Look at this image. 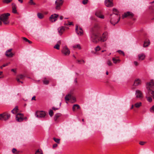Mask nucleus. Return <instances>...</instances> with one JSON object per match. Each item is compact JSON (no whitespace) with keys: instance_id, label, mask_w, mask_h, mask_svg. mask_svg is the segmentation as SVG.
<instances>
[{"instance_id":"nucleus-1","label":"nucleus","mask_w":154,"mask_h":154,"mask_svg":"<svg viewBox=\"0 0 154 154\" xmlns=\"http://www.w3.org/2000/svg\"><path fill=\"white\" fill-rule=\"evenodd\" d=\"M146 87L148 94L154 100V81L151 80L150 82H147Z\"/></svg>"},{"instance_id":"nucleus-2","label":"nucleus","mask_w":154,"mask_h":154,"mask_svg":"<svg viewBox=\"0 0 154 154\" xmlns=\"http://www.w3.org/2000/svg\"><path fill=\"white\" fill-rule=\"evenodd\" d=\"M110 23L113 26L117 24L120 20V16L118 17L117 15H110Z\"/></svg>"},{"instance_id":"nucleus-3","label":"nucleus","mask_w":154,"mask_h":154,"mask_svg":"<svg viewBox=\"0 0 154 154\" xmlns=\"http://www.w3.org/2000/svg\"><path fill=\"white\" fill-rule=\"evenodd\" d=\"M10 14L9 13L3 14L0 15V20L2 21L5 24H7L9 23L8 21V17Z\"/></svg>"},{"instance_id":"nucleus-4","label":"nucleus","mask_w":154,"mask_h":154,"mask_svg":"<svg viewBox=\"0 0 154 154\" xmlns=\"http://www.w3.org/2000/svg\"><path fill=\"white\" fill-rule=\"evenodd\" d=\"M91 40L92 42L97 43L100 41V35L99 33H91Z\"/></svg>"},{"instance_id":"nucleus-5","label":"nucleus","mask_w":154,"mask_h":154,"mask_svg":"<svg viewBox=\"0 0 154 154\" xmlns=\"http://www.w3.org/2000/svg\"><path fill=\"white\" fill-rule=\"evenodd\" d=\"M10 115L7 112H5L0 114V120L2 121H6L10 117Z\"/></svg>"},{"instance_id":"nucleus-6","label":"nucleus","mask_w":154,"mask_h":154,"mask_svg":"<svg viewBox=\"0 0 154 154\" xmlns=\"http://www.w3.org/2000/svg\"><path fill=\"white\" fill-rule=\"evenodd\" d=\"M63 1V0H57L55 2V8L57 10H59L62 5Z\"/></svg>"},{"instance_id":"nucleus-7","label":"nucleus","mask_w":154,"mask_h":154,"mask_svg":"<svg viewBox=\"0 0 154 154\" xmlns=\"http://www.w3.org/2000/svg\"><path fill=\"white\" fill-rule=\"evenodd\" d=\"M23 114L18 113L16 116V119L17 121L19 122H22L23 120Z\"/></svg>"},{"instance_id":"nucleus-8","label":"nucleus","mask_w":154,"mask_h":154,"mask_svg":"<svg viewBox=\"0 0 154 154\" xmlns=\"http://www.w3.org/2000/svg\"><path fill=\"white\" fill-rule=\"evenodd\" d=\"M134 14L131 12L128 11L126 13H125L122 16V18L124 19L128 17H129L130 18H132L134 16Z\"/></svg>"},{"instance_id":"nucleus-9","label":"nucleus","mask_w":154,"mask_h":154,"mask_svg":"<svg viewBox=\"0 0 154 154\" xmlns=\"http://www.w3.org/2000/svg\"><path fill=\"white\" fill-rule=\"evenodd\" d=\"M62 52L66 56L69 55L70 51L66 46L64 47L62 50Z\"/></svg>"},{"instance_id":"nucleus-10","label":"nucleus","mask_w":154,"mask_h":154,"mask_svg":"<svg viewBox=\"0 0 154 154\" xmlns=\"http://www.w3.org/2000/svg\"><path fill=\"white\" fill-rule=\"evenodd\" d=\"M65 100L66 101H68L69 100L72 99L74 101H76V98L75 97L72 95L71 94H69L66 95L65 97Z\"/></svg>"},{"instance_id":"nucleus-11","label":"nucleus","mask_w":154,"mask_h":154,"mask_svg":"<svg viewBox=\"0 0 154 154\" xmlns=\"http://www.w3.org/2000/svg\"><path fill=\"white\" fill-rule=\"evenodd\" d=\"M58 15L56 14H54L52 15L50 17V20L52 22L55 21L58 17Z\"/></svg>"},{"instance_id":"nucleus-12","label":"nucleus","mask_w":154,"mask_h":154,"mask_svg":"<svg viewBox=\"0 0 154 154\" xmlns=\"http://www.w3.org/2000/svg\"><path fill=\"white\" fill-rule=\"evenodd\" d=\"M12 49H10L7 50L5 52V55L8 57H12L14 54L11 52Z\"/></svg>"},{"instance_id":"nucleus-13","label":"nucleus","mask_w":154,"mask_h":154,"mask_svg":"<svg viewBox=\"0 0 154 154\" xmlns=\"http://www.w3.org/2000/svg\"><path fill=\"white\" fill-rule=\"evenodd\" d=\"M105 3L106 6L107 7H110L113 6V3L110 0H105Z\"/></svg>"},{"instance_id":"nucleus-14","label":"nucleus","mask_w":154,"mask_h":154,"mask_svg":"<svg viewBox=\"0 0 154 154\" xmlns=\"http://www.w3.org/2000/svg\"><path fill=\"white\" fill-rule=\"evenodd\" d=\"M75 31L77 33L78 35H81L83 34V31L82 29L80 27H79V29L78 26L77 25H76V26Z\"/></svg>"},{"instance_id":"nucleus-15","label":"nucleus","mask_w":154,"mask_h":154,"mask_svg":"<svg viewBox=\"0 0 154 154\" xmlns=\"http://www.w3.org/2000/svg\"><path fill=\"white\" fill-rule=\"evenodd\" d=\"M98 28L99 27L98 25L96 24L92 28L91 30V33H98L97 32L98 30Z\"/></svg>"},{"instance_id":"nucleus-16","label":"nucleus","mask_w":154,"mask_h":154,"mask_svg":"<svg viewBox=\"0 0 154 154\" xmlns=\"http://www.w3.org/2000/svg\"><path fill=\"white\" fill-rule=\"evenodd\" d=\"M136 97L139 98H143V93L140 91L137 90L136 91Z\"/></svg>"},{"instance_id":"nucleus-17","label":"nucleus","mask_w":154,"mask_h":154,"mask_svg":"<svg viewBox=\"0 0 154 154\" xmlns=\"http://www.w3.org/2000/svg\"><path fill=\"white\" fill-rule=\"evenodd\" d=\"M65 30V27L64 26H61L59 27L58 29V30L59 34L61 35L64 32Z\"/></svg>"},{"instance_id":"nucleus-18","label":"nucleus","mask_w":154,"mask_h":154,"mask_svg":"<svg viewBox=\"0 0 154 154\" xmlns=\"http://www.w3.org/2000/svg\"><path fill=\"white\" fill-rule=\"evenodd\" d=\"M112 59L113 63L115 64L119 63L121 61L118 57H113Z\"/></svg>"},{"instance_id":"nucleus-19","label":"nucleus","mask_w":154,"mask_h":154,"mask_svg":"<svg viewBox=\"0 0 154 154\" xmlns=\"http://www.w3.org/2000/svg\"><path fill=\"white\" fill-rule=\"evenodd\" d=\"M12 12L14 14H17V12L16 10L17 6L16 4L14 3L12 4Z\"/></svg>"},{"instance_id":"nucleus-20","label":"nucleus","mask_w":154,"mask_h":154,"mask_svg":"<svg viewBox=\"0 0 154 154\" xmlns=\"http://www.w3.org/2000/svg\"><path fill=\"white\" fill-rule=\"evenodd\" d=\"M100 41L101 42H104L107 39L106 36L104 33L103 34L101 37H100Z\"/></svg>"},{"instance_id":"nucleus-21","label":"nucleus","mask_w":154,"mask_h":154,"mask_svg":"<svg viewBox=\"0 0 154 154\" xmlns=\"http://www.w3.org/2000/svg\"><path fill=\"white\" fill-rule=\"evenodd\" d=\"M150 44V42L149 39H146L145 41L143 46L144 47H148Z\"/></svg>"},{"instance_id":"nucleus-22","label":"nucleus","mask_w":154,"mask_h":154,"mask_svg":"<svg viewBox=\"0 0 154 154\" xmlns=\"http://www.w3.org/2000/svg\"><path fill=\"white\" fill-rule=\"evenodd\" d=\"M138 59L139 60H143L145 57V55L144 54H140L138 55Z\"/></svg>"},{"instance_id":"nucleus-23","label":"nucleus","mask_w":154,"mask_h":154,"mask_svg":"<svg viewBox=\"0 0 154 154\" xmlns=\"http://www.w3.org/2000/svg\"><path fill=\"white\" fill-rule=\"evenodd\" d=\"M95 15L98 17L104 19V15H102L101 13L99 11H97L95 13Z\"/></svg>"},{"instance_id":"nucleus-24","label":"nucleus","mask_w":154,"mask_h":154,"mask_svg":"<svg viewBox=\"0 0 154 154\" xmlns=\"http://www.w3.org/2000/svg\"><path fill=\"white\" fill-rule=\"evenodd\" d=\"M61 44V42L60 41H59L57 42V44L54 47V48L56 49L57 50L60 49V45Z\"/></svg>"},{"instance_id":"nucleus-25","label":"nucleus","mask_w":154,"mask_h":154,"mask_svg":"<svg viewBox=\"0 0 154 154\" xmlns=\"http://www.w3.org/2000/svg\"><path fill=\"white\" fill-rule=\"evenodd\" d=\"M45 112L43 111H39V118H43L45 117L46 115Z\"/></svg>"},{"instance_id":"nucleus-26","label":"nucleus","mask_w":154,"mask_h":154,"mask_svg":"<svg viewBox=\"0 0 154 154\" xmlns=\"http://www.w3.org/2000/svg\"><path fill=\"white\" fill-rule=\"evenodd\" d=\"M141 81L139 79H136L134 82V86H137L140 84Z\"/></svg>"},{"instance_id":"nucleus-27","label":"nucleus","mask_w":154,"mask_h":154,"mask_svg":"<svg viewBox=\"0 0 154 154\" xmlns=\"http://www.w3.org/2000/svg\"><path fill=\"white\" fill-rule=\"evenodd\" d=\"M150 95H149V94H146V97L147 99V100L149 102H151L152 101V98L151 96H149Z\"/></svg>"},{"instance_id":"nucleus-28","label":"nucleus","mask_w":154,"mask_h":154,"mask_svg":"<svg viewBox=\"0 0 154 154\" xmlns=\"http://www.w3.org/2000/svg\"><path fill=\"white\" fill-rule=\"evenodd\" d=\"M80 108L79 106L77 104L74 105L72 107V110L73 111H75L76 110L79 109Z\"/></svg>"},{"instance_id":"nucleus-29","label":"nucleus","mask_w":154,"mask_h":154,"mask_svg":"<svg viewBox=\"0 0 154 154\" xmlns=\"http://www.w3.org/2000/svg\"><path fill=\"white\" fill-rule=\"evenodd\" d=\"M42 81L43 84L45 85H48L49 82V80L45 78H44Z\"/></svg>"},{"instance_id":"nucleus-30","label":"nucleus","mask_w":154,"mask_h":154,"mask_svg":"<svg viewBox=\"0 0 154 154\" xmlns=\"http://www.w3.org/2000/svg\"><path fill=\"white\" fill-rule=\"evenodd\" d=\"M61 114L60 113H57L56 114L54 117V120L55 121H56L58 118L61 116Z\"/></svg>"},{"instance_id":"nucleus-31","label":"nucleus","mask_w":154,"mask_h":154,"mask_svg":"<svg viewBox=\"0 0 154 154\" xmlns=\"http://www.w3.org/2000/svg\"><path fill=\"white\" fill-rule=\"evenodd\" d=\"M18 107L17 106H16L13 110L11 111V112L13 114H15L18 112Z\"/></svg>"},{"instance_id":"nucleus-32","label":"nucleus","mask_w":154,"mask_h":154,"mask_svg":"<svg viewBox=\"0 0 154 154\" xmlns=\"http://www.w3.org/2000/svg\"><path fill=\"white\" fill-rule=\"evenodd\" d=\"M142 103L140 102L134 104V106L137 108H139L141 105Z\"/></svg>"},{"instance_id":"nucleus-33","label":"nucleus","mask_w":154,"mask_h":154,"mask_svg":"<svg viewBox=\"0 0 154 154\" xmlns=\"http://www.w3.org/2000/svg\"><path fill=\"white\" fill-rule=\"evenodd\" d=\"M23 40L26 42H28L29 44H31L32 43V42L29 40L28 39H27L26 38L24 37H23L22 38Z\"/></svg>"},{"instance_id":"nucleus-34","label":"nucleus","mask_w":154,"mask_h":154,"mask_svg":"<svg viewBox=\"0 0 154 154\" xmlns=\"http://www.w3.org/2000/svg\"><path fill=\"white\" fill-rule=\"evenodd\" d=\"M106 63L109 66H112L113 65V64L109 60H108L106 62Z\"/></svg>"},{"instance_id":"nucleus-35","label":"nucleus","mask_w":154,"mask_h":154,"mask_svg":"<svg viewBox=\"0 0 154 154\" xmlns=\"http://www.w3.org/2000/svg\"><path fill=\"white\" fill-rule=\"evenodd\" d=\"M54 140L58 144H59L60 143V139L58 138H56L55 137H54L53 138Z\"/></svg>"},{"instance_id":"nucleus-36","label":"nucleus","mask_w":154,"mask_h":154,"mask_svg":"<svg viewBox=\"0 0 154 154\" xmlns=\"http://www.w3.org/2000/svg\"><path fill=\"white\" fill-rule=\"evenodd\" d=\"M73 48H78L79 49H81V48L80 46V45L79 44L74 45V46H73Z\"/></svg>"},{"instance_id":"nucleus-37","label":"nucleus","mask_w":154,"mask_h":154,"mask_svg":"<svg viewBox=\"0 0 154 154\" xmlns=\"http://www.w3.org/2000/svg\"><path fill=\"white\" fill-rule=\"evenodd\" d=\"M12 0H3V2L4 3L8 4L12 1Z\"/></svg>"},{"instance_id":"nucleus-38","label":"nucleus","mask_w":154,"mask_h":154,"mask_svg":"<svg viewBox=\"0 0 154 154\" xmlns=\"http://www.w3.org/2000/svg\"><path fill=\"white\" fill-rule=\"evenodd\" d=\"M12 152L15 154H17L18 152L17 151V149L15 148H13L12 150Z\"/></svg>"},{"instance_id":"nucleus-39","label":"nucleus","mask_w":154,"mask_h":154,"mask_svg":"<svg viewBox=\"0 0 154 154\" xmlns=\"http://www.w3.org/2000/svg\"><path fill=\"white\" fill-rule=\"evenodd\" d=\"M17 77L18 78H19L20 79H23L24 78V76L22 75H20L18 76H17Z\"/></svg>"},{"instance_id":"nucleus-40","label":"nucleus","mask_w":154,"mask_h":154,"mask_svg":"<svg viewBox=\"0 0 154 154\" xmlns=\"http://www.w3.org/2000/svg\"><path fill=\"white\" fill-rule=\"evenodd\" d=\"M53 113L54 112L53 111L51 110H50L49 112V114L51 117H52L53 116Z\"/></svg>"},{"instance_id":"nucleus-41","label":"nucleus","mask_w":154,"mask_h":154,"mask_svg":"<svg viewBox=\"0 0 154 154\" xmlns=\"http://www.w3.org/2000/svg\"><path fill=\"white\" fill-rule=\"evenodd\" d=\"M117 52L120 54H122L123 55V56L125 55L124 52L122 51H121L120 50H119L117 51Z\"/></svg>"},{"instance_id":"nucleus-42","label":"nucleus","mask_w":154,"mask_h":154,"mask_svg":"<svg viewBox=\"0 0 154 154\" xmlns=\"http://www.w3.org/2000/svg\"><path fill=\"white\" fill-rule=\"evenodd\" d=\"M44 17V15L43 14L39 13V19H42Z\"/></svg>"},{"instance_id":"nucleus-43","label":"nucleus","mask_w":154,"mask_h":154,"mask_svg":"<svg viewBox=\"0 0 154 154\" xmlns=\"http://www.w3.org/2000/svg\"><path fill=\"white\" fill-rule=\"evenodd\" d=\"M150 110L151 112H154V105L150 108Z\"/></svg>"},{"instance_id":"nucleus-44","label":"nucleus","mask_w":154,"mask_h":154,"mask_svg":"<svg viewBox=\"0 0 154 154\" xmlns=\"http://www.w3.org/2000/svg\"><path fill=\"white\" fill-rule=\"evenodd\" d=\"M88 1V0H83L82 2V3L84 5L86 4Z\"/></svg>"},{"instance_id":"nucleus-45","label":"nucleus","mask_w":154,"mask_h":154,"mask_svg":"<svg viewBox=\"0 0 154 154\" xmlns=\"http://www.w3.org/2000/svg\"><path fill=\"white\" fill-rule=\"evenodd\" d=\"M35 116L36 117L38 118V110L36 111L35 113Z\"/></svg>"},{"instance_id":"nucleus-46","label":"nucleus","mask_w":154,"mask_h":154,"mask_svg":"<svg viewBox=\"0 0 154 154\" xmlns=\"http://www.w3.org/2000/svg\"><path fill=\"white\" fill-rule=\"evenodd\" d=\"M95 50L96 51H97L100 50V48L99 46H97V47H96L95 48Z\"/></svg>"},{"instance_id":"nucleus-47","label":"nucleus","mask_w":154,"mask_h":154,"mask_svg":"<svg viewBox=\"0 0 154 154\" xmlns=\"http://www.w3.org/2000/svg\"><path fill=\"white\" fill-rule=\"evenodd\" d=\"M112 11H113V13L116 12V13H119V11L116 8H113L112 9Z\"/></svg>"},{"instance_id":"nucleus-48","label":"nucleus","mask_w":154,"mask_h":154,"mask_svg":"<svg viewBox=\"0 0 154 154\" xmlns=\"http://www.w3.org/2000/svg\"><path fill=\"white\" fill-rule=\"evenodd\" d=\"M110 15H117L118 16V17H119L120 16V15L119 14V13H116V12H115L113 13V14H110Z\"/></svg>"},{"instance_id":"nucleus-49","label":"nucleus","mask_w":154,"mask_h":154,"mask_svg":"<svg viewBox=\"0 0 154 154\" xmlns=\"http://www.w3.org/2000/svg\"><path fill=\"white\" fill-rule=\"evenodd\" d=\"M29 3L30 5L35 4V3L33 2L32 0H30L29 2Z\"/></svg>"},{"instance_id":"nucleus-50","label":"nucleus","mask_w":154,"mask_h":154,"mask_svg":"<svg viewBox=\"0 0 154 154\" xmlns=\"http://www.w3.org/2000/svg\"><path fill=\"white\" fill-rule=\"evenodd\" d=\"M20 79L19 78H18L17 77V78H16V80L17 81V82H21L22 83H23V82H22V81H20Z\"/></svg>"},{"instance_id":"nucleus-51","label":"nucleus","mask_w":154,"mask_h":154,"mask_svg":"<svg viewBox=\"0 0 154 154\" xmlns=\"http://www.w3.org/2000/svg\"><path fill=\"white\" fill-rule=\"evenodd\" d=\"M145 142H144L141 141L140 142L139 144L141 145H143L145 144Z\"/></svg>"},{"instance_id":"nucleus-52","label":"nucleus","mask_w":154,"mask_h":154,"mask_svg":"<svg viewBox=\"0 0 154 154\" xmlns=\"http://www.w3.org/2000/svg\"><path fill=\"white\" fill-rule=\"evenodd\" d=\"M10 63L9 62V63H7L6 64H4L3 65V66L5 67L6 66H7Z\"/></svg>"},{"instance_id":"nucleus-53","label":"nucleus","mask_w":154,"mask_h":154,"mask_svg":"<svg viewBox=\"0 0 154 154\" xmlns=\"http://www.w3.org/2000/svg\"><path fill=\"white\" fill-rule=\"evenodd\" d=\"M134 63L135 65L136 66H137L138 65V63L137 62L135 61L134 62Z\"/></svg>"},{"instance_id":"nucleus-54","label":"nucleus","mask_w":154,"mask_h":154,"mask_svg":"<svg viewBox=\"0 0 154 154\" xmlns=\"http://www.w3.org/2000/svg\"><path fill=\"white\" fill-rule=\"evenodd\" d=\"M39 154H43L42 150L40 149H39Z\"/></svg>"},{"instance_id":"nucleus-55","label":"nucleus","mask_w":154,"mask_h":154,"mask_svg":"<svg viewBox=\"0 0 154 154\" xmlns=\"http://www.w3.org/2000/svg\"><path fill=\"white\" fill-rule=\"evenodd\" d=\"M57 146V144H54L53 146V148H54Z\"/></svg>"},{"instance_id":"nucleus-56","label":"nucleus","mask_w":154,"mask_h":154,"mask_svg":"<svg viewBox=\"0 0 154 154\" xmlns=\"http://www.w3.org/2000/svg\"><path fill=\"white\" fill-rule=\"evenodd\" d=\"M59 108H55V107H53L52 108V109H53L54 110H58L59 109Z\"/></svg>"},{"instance_id":"nucleus-57","label":"nucleus","mask_w":154,"mask_h":154,"mask_svg":"<svg viewBox=\"0 0 154 154\" xmlns=\"http://www.w3.org/2000/svg\"><path fill=\"white\" fill-rule=\"evenodd\" d=\"M11 70V71H12L15 73H16V69H12Z\"/></svg>"},{"instance_id":"nucleus-58","label":"nucleus","mask_w":154,"mask_h":154,"mask_svg":"<svg viewBox=\"0 0 154 154\" xmlns=\"http://www.w3.org/2000/svg\"><path fill=\"white\" fill-rule=\"evenodd\" d=\"M77 63H80V62H81V61H82L83 62V63H84V61L83 60H77Z\"/></svg>"},{"instance_id":"nucleus-59","label":"nucleus","mask_w":154,"mask_h":154,"mask_svg":"<svg viewBox=\"0 0 154 154\" xmlns=\"http://www.w3.org/2000/svg\"><path fill=\"white\" fill-rule=\"evenodd\" d=\"M35 100V96H33L32 99V100Z\"/></svg>"},{"instance_id":"nucleus-60","label":"nucleus","mask_w":154,"mask_h":154,"mask_svg":"<svg viewBox=\"0 0 154 154\" xmlns=\"http://www.w3.org/2000/svg\"><path fill=\"white\" fill-rule=\"evenodd\" d=\"M69 23H67V24H68V25H72V22H68Z\"/></svg>"},{"instance_id":"nucleus-61","label":"nucleus","mask_w":154,"mask_h":154,"mask_svg":"<svg viewBox=\"0 0 154 154\" xmlns=\"http://www.w3.org/2000/svg\"><path fill=\"white\" fill-rule=\"evenodd\" d=\"M38 154V149L36 151V152L35 154Z\"/></svg>"},{"instance_id":"nucleus-62","label":"nucleus","mask_w":154,"mask_h":154,"mask_svg":"<svg viewBox=\"0 0 154 154\" xmlns=\"http://www.w3.org/2000/svg\"><path fill=\"white\" fill-rule=\"evenodd\" d=\"M63 17L62 16H60V20H62L63 19Z\"/></svg>"},{"instance_id":"nucleus-63","label":"nucleus","mask_w":154,"mask_h":154,"mask_svg":"<svg viewBox=\"0 0 154 154\" xmlns=\"http://www.w3.org/2000/svg\"><path fill=\"white\" fill-rule=\"evenodd\" d=\"M18 1L20 2L21 3H22L23 1V0H18Z\"/></svg>"},{"instance_id":"nucleus-64","label":"nucleus","mask_w":154,"mask_h":154,"mask_svg":"<svg viewBox=\"0 0 154 154\" xmlns=\"http://www.w3.org/2000/svg\"><path fill=\"white\" fill-rule=\"evenodd\" d=\"M74 82L76 83H77V80L76 79H75Z\"/></svg>"}]
</instances>
